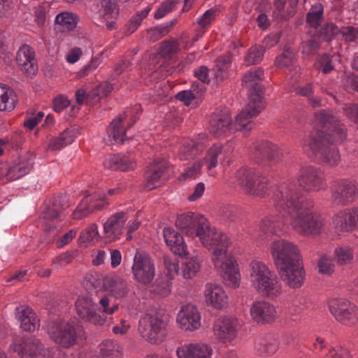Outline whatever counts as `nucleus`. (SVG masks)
<instances>
[{
	"label": "nucleus",
	"mask_w": 358,
	"mask_h": 358,
	"mask_svg": "<svg viewBox=\"0 0 358 358\" xmlns=\"http://www.w3.org/2000/svg\"><path fill=\"white\" fill-rule=\"evenodd\" d=\"M272 201L279 215L264 217L259 226L262 232L276 234L288 223L302 236L321 234L324 225L323 219L313 213V201L301 196L293 184L282 186L274 193Z\"/></svg>",
	"instance_id": "nucleus-1"
},
{
	"label": "nucleus",
	"mask_w": 358,
	"mask_h": 358,
	"mask_svg": "<svg viewBox=\"0 0 358 358\" xmlns=\"http://www.w3.org/2000/svg\"><path fill=\"white\" fill-rule=\"evenodd\" d=\"M316 118L326 130L311 132L306 136L301 142L303 150L310 157L331 166H336L341 162V155L333 144L341 143L345 138V129L329 111H320Z\"/></svg>",
	"instance_id": "nucleus-2"
},
{
	"label": "nucleus",
	"mask_w": 358,
	"mask_h": 358,
	"mask_svg": "<svg viewBox=\"0 0 358 358\" xmlns=\"http://www.w3.org/2000/svg\"><path fill=\"white\" fill-rule=\"evenodd\" d=\"M248 278L257 294L270 299L278 298L283 292L282 285L268 266L253 260L248 266Z\"/></svg>",
	"instance_id": "nucleus-3"
},
{
	"label": "nucleus",
	"mask_w": 358,
	"mask_h": 358,
	"mask_svg": "<svg viewBox=\"0 0 358 358\" xmlns=\"http://www.w3.org/2000/svg\"><path fill=\"white\" fill-rule=\"evenodd\" d=\"M202 245L212 255L213 263L220 261L232 255L228 252L229 238L223 232L210 226L209 222L198 236Z\"/></svg>",
	"instance_id": "nucleus-4"
},
{
	"label": "nucleus",
	"mask_w": 358,
	"mask_h": 358,
	"mask_svg": "<svg viewBox=\"0 0 358 358\" xmlns=\"http://www.w3.org/2000/svg\"><path fill=\"white\" fill-rule=\"evenodd\" d=\"M94 289L110 293L117 299H122L128 295L130 289L127 280L113 274L106 276L95 275L90 279Z\"/></svg>",
	"instance_id": "nucleus-5"
},
{
	"label": "nucleus",
	"mask_w": 358,
	"mask_h": 358,
	"mask_svg": "<svg viewBox=\"0 0 358 358\" xmlns=\"http://www.w3.org/2000/svg\"><path fill=\"white\" fill-rule=\"evenodd\" d=\"M270 251L277 269L302 260L297 245L285 239L272 242Z\"/></svg>",
	"instance_id": "nucleus-6"
},
{
	"label": "nucleus",
	"mask_w": 358,
	"mask_h": 358,
	"mask_svg": "<svg viewBox=\"0 0 358 358\" xmlns=\"http://www.w3.org/2000/svg\"><path fill=\"white\" fill-rule=\"evenodd\" d=\"M330 192L333 203L348 206L358 199V183L349 178L338 179L332 182Z\"/></svg>",
	"instance_id": "nucleus-7"
},
{
	"label": "nucleus",
	"mask_w": 358,
	"mask_h": 358,
	"mask_svg": "<svg viewBox=\"0 0 358 358\" xmlns=\"http://www.w3.org/2000/svg\"><path fill=\"white\" fill-rule=\"evenodd\" d=\"M134 280L141 285H148L154 280L156 268L154 260L146 253L137 251L131 266Z\"/></svg>",
	"instance_id": "nucleus-8"
},
{
	"label": "nucleus",
	"mask_w": 358,
	"mask_h": 358,
	"mask_svg": "<svg viewBox=\"0 0 358 358\" xmlns=\"http://www.w3.org/2000/svg\"><path fill=\"white\" fill-rule=\"evenodd\" d=\"M328 306L334 317L341 324L351 327L358 322V308L344 298H334L329 301Z\"/></svg>",
	"instance_id": "nucleus-9"
},
{
	"label": "nucleus",
	"mask_w": 358,
	"mask_h": 358,
	"mask_svg": "<svg viewBox=\"0 0 358 358\" xmlns=\"http://www.w3.org/2000/svg\"><path fill=\"white\" fill-rule=\"evenodd\" d=\"M252 156L259 164L274 169L282 163L283 152L277 145L263 141L255 145Z\"/></svg>",
	"instance_id": "nucleus-10"
},
{
	"label": "nucleus",
	"mask_w": 358,
	"mask_h": 358,
	"mask_svg": "<svg viewBox=\"0 0 358 358\" xmlns=\"http://www.w3.org/2000/svg\"><path fill=\"white\" fill-rule=\"evenodd\" d=\"M238 320L233 316H222L213 323L212 331L214 338L222 344L232 343L240 330Z\"/></svg>",
	"instance_id": "nucleus-11"
},
{
	"label": "nucleus",
	"mask_w": 358,
	"mask_h": 358,
	"mask_svg": "<svg viewBox=\"0 0 358 358\" xmlns=\"http://www.w3.org/2000/svg\"><path fill=\"white\" fill-rule=\"evenodd\" d=\"M13 348L22 358H53L51 350L45 348L41 340L36 337L16 340Z\"/></svg>",
	"instance_id": "nucleus-12"
},
{
	"label": "nucleus",
	"mask_w": 358,
	"mask_h": 358,
	"mask_svg": "<svg viewBox=\"0 0 358 358\" xmlns=\"http://www.w3.org/2000/svg\"><path fill=\"white\" fill-rule=\"evenodd\" d=\"M178 328L184 333H192L201 327V315L193 304L182 305L176 316Z\"/></svg>",
	"instance_id": "nucleus-13"
},
{
	"label": "nucleus",
	"mask_w": 358,
	"mask_h": 358,
	"mask_svg": "<svg viewBox=\"0 0 358 358\" xmlns=\"http://www.w3.org/2000/svg\"><path fill=\"white\" fill-rule=\"evenodd\" d=\"M208 223L203 215L193 212L180 214L176 220V226L192 238L198 237Z\"/></svg>",
	"instance_id": "nucleus-14"
},
{
	"label": "nucleus",
	"mask_w": 358,
	"mask_h": 358,
	"mask_svg": "<svg viewBox=\"0 0 358 358\" xmlns=\"http://www.w3.org/2000/svg\"><path fill=\"white\" fill-rule=\"evenodd\" d=\"M278 272L283 283L291 289L302 287L306 280V271L303 260L278 268Z\"/></svg>",
	"instance_id": "nucleus-15"
},
{
	"label": "nucleus",
	"mask_w": 358,
	"mask_h": 358,
	"mask_svg": "<svg viewBox=\"0 0 358 358\" xmlns=\"http://www.w3.org/2000/svg\"><path fill=\"white\" fill-rule=\"evenodd\" d=\"M213 264L226 286L233 289L240 286L241 273L237 261L233 255L220 261L217 260Z\"/></svg>",
	"instance_id": "nucleus-16"
},
{
	"label": "nucleus",
	"mask_w": 358,
	"mask_h": 358,
	"mask_svg": "<svg viewBox=\"0 0 358 358\" xmlns=\"http://www.w3.org/2000/svg\"><path fill=\"white\" fill-rule=\"evenodd\" d=\"M298 183L306 192H317L326 187L321 171L310 166H304L300 169L298 175Z\"/></svg>",
	"instance_id": "nucleus-17"
},
{
	"label": "nucleus",
	"mask_w": 358,
	"mask_h": 358,
	"mask_svg": "<svg viewBox=\"0 0 358 358\" xmlns=\"http://www.w3.org/2000/svg\"><path fill=\"white\" fill-rule=\"evenodd\" d=\"M48 334L54 343L65 348L73 346L77 339L75 327L66 322L50 327Z\"/></svg>",
	"instance_id": "nucleus-18"
},
{
	"label": "nucleus",
	"mask_w": 358,
	"mask_h": 358,
	"mask_svg": "<svg viewBox=\"0 0 358 358\" xmlns=\"http://www.w3.org/2000/svg\"><path fill=\"white\" fill-rule=\"evenodd\" d=\"M128 220L127 213L119 212L112 215L103 224L102 238L106 243H112L120 239L126 222Z\"/></svg>",
	"instance_id": "nucleus-19"
},
{
	"label": "nucleus",
	"mask_w": 358,
	"mask_h": 358,
	"mask_svg": "<svg viewBox=\"0 0 358 358\" xmlns=\"http://www.w3.org/2000/svg\"><path fill=\"white\" fill-rule=\"evenodd\" d=\"M95 308L96 303L88 296H80L76 302L77 314L82 320L101 326L106 322V317L97 313Z\"/></svg>",
	"instance_id": "nucleus-20"
},
{
	"label": "nucleus",
	"mask_w": 358,
	"mask_h": 358,
	"mask_svg": "<svg viewBox=\"0 0 358 358\" xmlns=\"http://www.w3.org/2000/svg\"><path fill=\"white\" fill-rule=\"evenodd\" d=\"M250 315L255 322L266 324L276 320L278 313L272 303L262 299L255 301L250 305Z\"/></svg>",
	"instance_id": "nucleus-21"
},
{
	"label": "nucleus",
	"mask_w": 358,
	"mask_h": 358,
	"mask_svg": "<svg viewBox=\"0 0 358 358\" xmlns=\"http://www.w3.org/2000/svg\"><path fill=\"white\" fill-rule=\"evenodd\" d=\"M264 78V71L259 68L252 69L245 74L242 83L249 91V101L263 103L262 81Z\"/></svg>",
	"instance_id": "nucleus-22"
},
{
	"label": "nucleus",
	"mask_w": 358,
	"mask_h": 358,
	"mask_svg": "<svg viewBox=\"0 0 358 358\" xmlns=\"http://www.w3.org/2000/svg\"><path fill=\"white\" fill-rule=\"evenodd\" d=\"M264 108L263 103H255L249 101L247 106L236 117L232 129L246 132L254 128V123L252 120V117L257 115Z\"/></svg>",
	"instance_id": "nucleus-23"
},
{
	"label": "nucleus",
	"mask_w": 358,
	"mask_h": 358,
	"mask_svg": "<svg viewBox=\"0 0 358 358\" xmlns=\"http://www.w3.org/2000/svg\"><path fill=\"white\" fill-rule=\"evenodd\" d=\"M106 194L94 192L86 196L73 213L74 219H80L90 213L103 208L106 205Z\"/></svg>",
	"instance_id": "nucleus-24"
},
{
	"label": "nucleus",
	"mask_w": 358,
	"mask_h": 358,
	"mask_svg": "<svg viewBox=\"0 0 358 358\" xmlns=\"http://www.w3.org/2000/svg\"><path fill=\"white\" fill-rule=\"evenodd\" d=\"M203 295L206 304L215 309L221 310L228 305V296L224 288L219 284L215 282L206 283Z\"/></svg>",
	"instance_id": "nucleus-25"
},
{
	"label": "nucleus",
	"mask_w": 358,
	"mask_h": 358,
	"mask_svg": "<svg viewBox=\"0 0 358 358\" xmlns=\"http://www.w3.org/2000/svg\"><path fill=\"white\" fill-rule=\"evenodd\" d=\"M334 227L341 231H352L358 227V207L338 211L333 217Z\"/></svg>",
	"instance_id": "nucleus-26"
},
{
	"label": "nucleus",
	"mask_w": 358,
	"mask_h": 358,
	"mask_svg": "<svg viewBox=\"0 0 358 358\" xmlns=\"http://www.w3.org/2000/svg\"><path fill=\"white\" fill-rule=\"evenodd\" d=\"M16 62L20 70L28 76L36 73L38 65L35 52L30 45L23 44L20 47L16 54Z\"/></svg>",
	"instance_id": "nucleus-27"
},
{
	"label": "nucleus",
	"mask_w": 358,
	"mask_h": 358,
	"mask_svg": "<svg viewBox=\"0 0 358 358\" xmlns=\"http://www.w3.org/2000/svg\"><path fill=\"white\" fill-rule=\"evenodd\" d=\"M213 348L203 343H186L176 350L178 358H212Z\"/></svg>",
	"instance_id": "nucleus-28"
},
{
	"label": "nucleus",
	"mask_w": 358,
	"mask_h": 358,
	"mask_svg": "<svg viewBox=\"0 0 358 358\" xmlns=\"http://www.w3.org/2000/svg\"><path fill=\"white\" fill-rule=\"evenodd\" d=\"M15 317L20 328L27 332H34L40 327L39 319L32 308L21 306L15 309Z\"/></svg>",
	"instance_id": "nucleus-29"
},
{
	"label": "nucleus",
	"mask_w": 358,
	"mask_h": 358,
	"mask_svg": "<svg viewBox=\"0 0 358 358\" xmlns=\"http://www.w3.org/2000/svg\"><path fill=\"white\" fill-rule=\"evenodd\" d=\"M164 241L169 249L180 257L188 254L187 246L183 236L171 227H165L163 230Z\"/></svg>",
	"instance_id": "nucleus-30"
},
{
	"label": "nucleus",
	"mask_w": 358,
	"mask_h": 358,
	"mask_svg": "<svg viewBox=\"0 0 358 358\" xmlns=\"http://www.w3.org/2000/svg\"><path fill=\"white\" fill-rule=\"evenodd\" d=\"M231 129H232V123L229 109L215 110L210 120V132L215 135H220Z\"/></svg>",
	"instance_id": "nucleus-31"
},
{
	"label": "nucleus",
	"mask_w": 358,
	"mask_h": 358,
	"mask_svg": "<svg viewBox=\"0 0 358 358\" xmlns=\"http://www.w3.org/2000/svg\"><path fill=\"white\" fill-rule=\"evenodd\" d=\"M35 156L27 154L20 157L8 170L6 177L10 180H17L29 173L34 163Z\"/></svg>",
	"instance_id": "nucleus-32"
},
{
	"label": "nucleus",
	"mask_w": 358,
	"mask_h": 358,
	"mask_svg": "<svg viewBox=\"0 0 358 358\" xmlns=\"http://www.w3.org/2000/svg\"><path fill=\"white\" fill-rule=\"evenodd\" d=\"M169 169V163L165 159H155L145 173V179L149 189H153L158 185L164 173Z\"/></svg>",
	"instance_id": "nucleus-33"
},
{
	"label": "nucleus",
	"mask_w": 358,
	"mask_h": 358,
	"mask_svg": "<svg viewBox=\"0 0 358 358\" xmlns=\"http://www.w3.org/2000/svg\"><path fill=\"white\" fill-rule=\"evenodd\" d=\"M208 138L205 134L199 136L196 140H186L183 142L178 151V157L181 160H188L196 156L204 148Z\"/></svg>",
	"instance_id": "nucleus-34"
},
{
	"label": "nucleus",
	"mask_w": 358,
	"mask_h": 358,
	"mask_svg": "<svg viewBox=\"0 0 358 358\" xmlns=\"http://www.w3.org/2000/svg\"><path fill=\"white\" fill-rule=\"evenodd\" d=\"M103 166L105 168L110 170L128 171L135 168L136 162L128 156L109 155L106 157Z\"/></svg>",
	"instance_id": "nucleus-35"
},
{
	"label": "nucleus",
	"mask_w": 358,
	"mask_h": 358,
	"mask_svg": "<svg viewBox=\"0 0 358 358\" xmlns=\"http://www.w3.org/2000/svg\"><path fill=\"white\" fill-rule=\"evenodd\" d=\"M80 134L79 129L72 127L66 129L58 137L51 138L48 144L51 150H60L71 144Z\"/></svg>",
	"instance_id": "nucleus-36"
},
{
	"label": "nucleus",
	"mask_w": 358,
	"mask_h": 358,
	"mask_svg": "<svg viewBox=\"0 0 358 358\" xmlns=\"http://www.w3.org/2000/svg\"><path fill=\"white\" fill-rule=\"evenodd\" d=\"M129 112L123 113L115 118L107 129L109 141L111 143L121 144L125 139V129L122 126L123 121L128 116Z\"/></svg>",
	"instance_id": "nucleus-37"
},
{
	"label": "nucleus",
	"mask_w": 358,
	"mask_h": 358,
	"mask_svg": "<svg viewBox=\"0 0 358 358\" xmlns=\"http://www.w3.org/2000/svg\"><path fill=\"white\" fill-rule=\"evenodd\" d=\"M143 324L152 329L155 335L162 343L164 338V330L166 327V322L163 316L159 313L147 314L144 317L140 320Z\"/></svg>",
	"instance_id": "nucleus-38"
},
{
	"label": "nucleus",
	"mask_w": 358,
	"mask_h": 358,
	"mask_svg": "<svg viewBox=\"0 0 358 358\" xmlns=\"http://www.w3.org/2000/svg\"><path fill=\"white\" fill-rule=\"evenodd\" d=\"M258 174L252 169L242 167L236 172L235 178L238 186L248 194L252 190L251 186L255 184Z\"/></svg>",
	"instance_id": "nucleus-39"
},
{
	"label": "nucleus",
	"mask_w": 358,
	"mask_h": 358,
	"mask_svg": "<svg viewBox=\"0 0 358 358\" xmlns=\"http://www.w3.org/2000/svg\"><path fill=\"white\" fill-rule=\"evenodd\" d=\"M203 263V256L201 253H196L187 258L182 267V274L185 279H192L200 271Z\"/></svg>",
	"instance_id": "nucleus-40"
},
{
	"label": "nucleus",
	"mask_w": 358,
	"mask_h": 358,
	"mask_svg": "<svg viewBox=\"0 0 358 358\" xmlns=\"http://www.w3.org/2000/svg\"><path fill=\"white\" fill-rule=\"evenodd\" d=\"M171 280L166 275L158 277L149 287V292L155 297L165 298L171 292Z\"/></svg>",
	"instance_id": "nucleus-41"
},
{
	"label": "nucleus",
	"mask_w": 358,
	"mask_h": 358,
	"mask_svg": "<svg viewBox=\"0 0 358 358\" xmlns=\"http://www.w3.org/2000/svg\"><path fill=\"white\" fill-rule=\"evenodd\" d=\"M62 215L58 210L54 208L47 209L43 215L45 230L52 231L54 234H57L59 231L58 224L62 221Z\"/></svg>",
	"instance_id": "nucleus-42"
},
{
	"label": "nucleus",
	"mask_w": 358,
	"mask_h": 358,
	"mask_svg": "<svg viewBox=\"0 0 358 358\" xmlns=\"http://www.w3.org/2000/svg\"><path fill=\"white\" fill-rule=\"evenodd\" d=\"M222 145L220 143L213 144L208 150L206 156L201 159L203 166H205L208 171L217 166L218 164V156L222 151Z\"/></svg>",
	"instance_id": "nucleus-43"
},
{
	"label": "nucleus",
	"mask_w": 358,
	"mask_h": 358,
	"mask_svg": "<svg viewBox=\"0 0 358 358\" xmlns=\"http://www.w3.org/2000/svg\"><path fill=\"white\" fill-rule=\"evenodd\" d=\"M16 103V99L13 94V91L4 85L0 83V110H11Z\"/></svg>",
	"instance_id": "nucleus-44"
},
{
	"label": "nucleus",
	"mask_w": 358,
	"mask_h": 358,
	"mask_svg": "<svg viewBox=\"0 0 358 358\" xmlns=\"http://www.w3.org/2000/svg\"><path fill=\"white\" fill-rule=\"evenodd\" d=\"M99 9V15L108 20L116 18L120 13V8L116 2L112 0H101Z\"/></svg>",
	"instance_id": "nucleus-45"
},
{
	"label": "nucleus",
	"mask_w": 358,
	"mask_h": 358,
	"mask_svg": "<svg viewBox=\"0 0 358 358\" xmlns=\"http://www.w3.org/2000/svg\"><path fill=\"white\" fill-rule=\"evenodd\" d=\"M78 20L79 19L76 14L68 11L62 12L57 15L55 17V22L67 30L75 29Z\"/></svg>",
	"instance_id": "nucleus-46"
},
{
	"label": "nucleus",
	"mask_w": 358,
	"mask_h": 358,
	"mask_svg": "<svg viewBox=\"0 0 358 358\" xmlns=\"http://www.w3.org/2000/svg\"><path fill=\"white\" fill-rule=\"evenodd\" d=\"M323 6L318 2L313 4L306 15V22L312 27L317 28L323 18Z\"/></svg>",
	"instance_id": "nucleus-47"
},
{
	"label": "nucleus",
	"mask_w": 358,
	"mask_h": 358,
	"mask_svg": "<svg viewBox=\"0 0 358 358\" xmlns=\"http://www.w3.org/2000/svg\"><path fill=\"white\" fill-rule=\"evenodd\" d=\"M269 188L268 180L259 173L257 176L255 184L251 186V191H249L248 194L255 196L263 197L264 196Z\"/></svg>",
	"instance_id": "nucleus-48"
},
{
	"label": "nucleus",
	"mask_w": 358,
	"mask_h": 358,
	"mask_svg": "<svg viewBox=\"0 0 358 358\" xmlns=\"http://www.w3.org/2000/svg\"><path fill=\"white\" fill-rule=\"evenodd\" d=\"M151 10L152 7L149 5L132 16L127 24V32L129 34L134 32L141 25L142 21L148 16Z\"/></svg>",
	"instance_id": "nucleus-49"
},
{
	"label": "nucleus",
	"mask_w": 358,
	"mask_h": 358,
	"mask_svg": "<svg viewBox=\"0 0 358 358\" xmlns=\"http://www.w3.org/2000/svg\"><path fill=\"white\" fill-rule=\"evenodd\" d=\"M99 238L98 227L96 224H92L80 233L78 241L80 245L86 246L98 241Z\"/></svg>",
	"instance_id": "nucleus-50"
},
{
	"label": "nucleus",
	"mask_w": 358,
	"mask_h": 358,
	"mask_svg": "<svg viewBox=\"0 0 358 358\" xmlns=\"http://www.w3.org/2000/svg\"><path fill=\"white\" fill-rule=\"evenodd\" d=\"M295 59L296 52L293 50L287 48L275 58V64L280 68L289 67L293 65Z\"/></svg>",
	"instance_id": "nucleus-51"
},
{
	"label": "nucleus",
	"mask_w": 358,
	"mask_h": 358,
	"mask_svg": "<svg viewBox=\"0 0 358 358\" xmlns=\"http://www.w3.org/2000/svg\"><path fill=\"white\" fill-rule=\"evenodd\" d=\"M230 62L231 59L229 56L220 57L216 59L215 76L217 79L222 80L227 76Z\"/></svg>",
	"instance_id": "nucleus-52"
},
{
	"label": "nucleus",
	"mask_w": 358,
	"mask_h": 358,
	"mask_svg": "<svg viewBox=\"0 0 358 358\" xmlns=\"http://www.w3.org/2000/svg\"><path fill=\"white\" fill-rule=\"evenodd\" d=\"M317 267L320 273L330 275L334 271V259L327 255H322L317 262Z\"/></svg>",
	"instance_id": "nucleus-53"
},
{
	"label": "nucleus",
	"mask_w": 358,
	"mask_h": 358,
	"mask_svg": "<svg viewBox=\"0 0 358 358\" xmlns=\"http://www.w3.org/2000/svg\"><path fill=\"white\" fill-rule=\"evenodd\" d=\"M308 304L307 298L302 294L297 293L293 296L289 301L288 310L291 314L300 312Z\"/></svg>",
	"instance_id": "nucleus-54"
},
{
	"label": "nucleus",
	"mask_w": 358,
	"mask_h": 358,
	"mask_svg": "<svg viewBox=\"0 0 358 358\" xmlns=\"http://www.w3.org/2000/svg\"><path fill=\"white\" fill-rule=\"evenodd\" d=\"M48 8V5L45 3L34 7L33 11L34 22L38 27L41 28L45 25Z\"/></svg>",
	"instance_id": "nucleus-55"
},
{
	"label": "nucleus",
	"mask_w": 358,
	"mask_h": 358,
	"mask_svg": "<svg viewBox=\"0 0 358 358\" xmlns=\"http://www.w3.org/2000/svg\"><path fill=\"white\" fill-rule=\"evenodd\" d=\"M298 4V0H274V5L279 10H285L287 17L292 16L294 8Z\"/></svg>",
	"instance_id": "nucleus-56"
},
{
	"label": "nucleus",
	"mask_w": 358,
	"mask_h": 358,
	"mask_svg": "<svg viewBox=\"0 0 358 358\" xmlns=\"http://www.w3.org/2000/svg\"><path fill=\"white\" fill-rule=\"evenodd\" d=\"M216 13L217 10L215 9L210 8L197 17L196 23L199 25L198 28L206 29V27L209 26L215 20Z\"/></svg>",
	"instance_id": "nucleus-57"
},
{
	"label": "nucleus",
	"mask_w": 358,
	"mask_h": 358,
	"mask_svg": "<svg viewBox=\"0 0 358 358\" xmlns=\"http://www.w3.org/2000/svg\"><path fill=\"white\" fill-rule=\"evenodd\" d=\"M264 49L262 47H252L246 57L245 62L248 65H252L259 63L263 57Z\"/></svg>",
	"instance_id": "nucleus-58"
},
{
	"label": "nucleus",
	"mask_w": 358,
	"mask_h": 358,
	"mask_svg": "<svg viewBox=\"0 0 358 358\" xmlns=\"http://www.w3.org/2000/svg\"><path fill=\"white\" fill-rule=\"evenodd\" d=\"M113 89V86L109 83L104 82L93 89L90 95L95 101H98L101 98L106 96Z\"/></svg>",
	"instance_id": "nucleus-59"
},
{
	"label": "nucleus",
	"mask_w": 358,
	"mask_h": 358,
	"mask_svg": "<svg viewBox=\"0 0 358 358\" xmlns=\"http://www.w3.org/2000/svg\"><path fill=\"white\" fill-rule=\"evenodd\" d=\"M178 50V44L174 41H165L161 43L159 54L163 57H171Z\"/></svg>",
	"instance_id": "nucleus-60"
},
{
	"label": "nucleus",
	"mask_w": 358,
	"mask_h": 358,
	"mask_svg": "<svg viewBox=\"0 0 358 358\" xmlns=\"http://www.w3.org/2000/svg\"><path fill=\"white\" fill-rule=\"evenodd\" d=\"M138 333L141 336L150 343L159 344L161 343L155 335V332L145 324L139 321Z\"/></svg>",
	"instance_id": "nucleus-61"
},
{
	"label": "nucleus",
	"mask_w": 358,
	"mask_h": 358,
	"mask_svg": "<svg viewBox=\"0 0 358 358\" xmlns=\"http://www.w3.org/2000/svg\"><path fill=\"white\" fill-rule=\"evenodd\" d=\"M335 255L338 263L340 264H348L353 259L352 250L349 248H336L335 250Z\"/></svg>",
	"instance_id": "nucleus-62"
},
{
	"label": "nucleus",
	"mask_w": 358,
	"mask_h": 358,
	"mask_svg": "<svg viewBox=\"0 0 358 358\" xmlns=\"http://www.w3.org/2000/svg\"><path fill=\"white\" fill-rule=\"evenodd\" d=\"M119 308V306L116 303H113L110 306V299L107 296H103L99 301V309L103 313L106 315H113Z\"/></svg>",
	"instance_id": "nucleus-63"
},
{
	"label": "nucleus",
	"mask_w": 358,
	"mask_h": 358,
	"mask_svg": "<svg viewBox=\"0 0 358 358\" xmlns=\"http://www.w3.org/2000/svg\"><path fill=\"white\" fill-rule=\"evenodd\" d=\"M324 358H350L349 351L341 346L331 347Z\"/></svg>",
	"instance_id": "nucleus-64"
}]
</instances>
